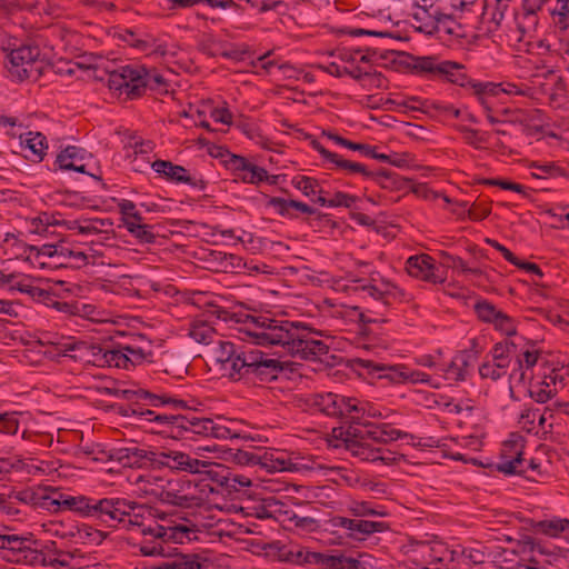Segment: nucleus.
<instances>
[{"label":"nucleus","mask_w":569,"mask_h":569,"mask_svg":"<svg viewBox=\"0 0 569 569\" xmlns=\"http://www.w3.org/2000/svg\"><path fill=\"white\" fill-rule=\"evenodd\" d=\"M212 357L223 375L234 381L246 380L254 385L271 382L283 371L278 359L268 357L257 348L236 346L230 341L219 340Z\"/></svg>","instance_id":"1"},{"label":"nucleus","mask_w":569,"mask_h":569,"mask_svg":"<svg viewBox=\"0 0 569 569\" xmlns=\"http://www.w3.org/2000/svg\"><path fill=\"white\" fill-rule=\"evenodd\" d=\"M253 330L248 333L259 346L281 345L292 356L303 360L317 361L320 355V340L313 339L307 328H299L295 322L276 320L266 316L252 317Z\"/></svg>","instance_id":"2"},{"label":"nucleus","mask_w":569,"mask_h":569,"mask_svg":"<svg viewBox=\"0 0 569 569\" xmlns=\"http://www.w3.org/2000/svg\"><path fill=\"white\" fill-rule=\"evenodd\" d=\"M409 59L408 67L416 74L441 78L460 87L470 86L481 104H485L488 96L496 97L501 93L500 83L472 82L466 73V67L461 63L440 60L435 56H409Z\"/></svg>","instance_id":"3"},{"label":"nucleus","mask_w":569,"mask_h":569,"mask_svg":"<svg viewBox=\"0 0 569 569\" xmlns=\"http://www.w3.org/2000/svg\"><path fill=\"white\" fill-rule=\"evenodd\" d=\"M192 532L190 528L183 525H160L150 510L142 532V540L139 543V551L146 557L174 556L178 548L172 547L171 543L190 541V533Z\"/></svg>","instance_id":"4"},{"label":"nucleus","mask_w":569,"mask_h":569,"mask_svg":"<svg viewBox=\"0 0 569 569\" xmlns=\"http://www.w3.org/2000/svg\"><path fill=\"white\" fill-rule=\"evenodd\" d=\"M360 425L362 428H359L358 432H352L355 440L349 442L348 451L363 461H378V445L408 437L407 432L395 429L389 423L373 425L361 421Z\"/></svg>","instance_id":"5"},{"label":"nucleus","mask_w":569,"mask_h":569,"mask_svg":"<svg viewBox=\"0 0 569 569\" xmlns=\"http://www.w3.org/2000/svg\"><path fill=\"white\" fill-rule=\"evenodd\" d=\"M171 411L159 412L154 409H144L139 403L129 405L123 410V416L126 417H137L140 422H149L153 425L151 431L154 433H166L172 438L184 437V432L181 431V428H184L182 413H179L180 410H173L170 407H167Z\"/></svg>","instance_id":"6"},{"label":"nucleus","mask_w":569,"mask_h":569,"mask_svg":"<svg viewBox=\"0 0 569 569\" xmlns=\"http://www.w3.org/2000/svg\"><path fill=\"white\" fill-rule=\"evenodd\" d=\"M40 48L36 44L19 43V46L8 53L7 68L12 78L23 81L27 79H38L42 73V61L39 60Z\"/></svg>","instance_id":"7"},{"label":"nucleus","mask_w":569,"mask_h":569,"mask_svg":"<svg viewBox=\"0 0 569 569\" xmlns=\"http://www.w3.org/2000/svg\"><path fill=\"white\" fill-rule=\"evenodd\" d=\"M108 511L109 519L103 522L108 527L136 530L142 535L149 511L143 506L126 499L112 498V507Z\"/></svg>","instance_id":"8"},{"label":"nucleus","mask_w":569,"mask_h":569,"mask_svg":"<svg viewBox=\"0 0 569 569\" xmlns=\"http://www.w3.org/2000/svg\"><path fill=\"white\" fill-rule=\"evenodd\" d=\"M37 541L32 535H0V549L6 550V558L9 561L22 562L37 566L46 561V555L38 551L34 546Z\"/></svg>","instance_id":"9"},{"label":"nucleus","mask_w":569,"mask_h":569,"mask_svg":"<svg viewBox=\"0 0 569 569\" xmlns=\"http://www.w3.org/2000/svg\"><path fill=\"white\" fill-rule=\"evenodd\" d=\"M57 346L58 355L70 357L74 361L92 363L98 367H106L104 352H108V347L91 345L76 339L57 340L53 342Z\"/></svg>","instance_id":"10"},{"label":"nucleus","mask_w":569,"mask_h":569,"mask_svg":"<svg viewBox=\"0 0 569 569\" xmlns=\"http://www.w3.org/2000/svg\"><path fill=\"white\" fill-rule=\"evenodd\" d=\"M322 415L338 418L350 423H361L365 408L355 398H347L335 392L322 395Z\"/></svg>","instance_id":"11"},{"label":"nucleus","mask_w":569,"mask_h":569,"mask_svg":"<svg viewBox=\"0 0 569 569\" xmlns=\"http://www.w3.org/2000/svg\"><path fill=\"white\" fill-rule=\"evenodd\" d=\"M142 66H121L108 74L107 84L110 90L126 93L128 99L142 96Z\"/></svg>","instance_id":"12"},{"label":"nucleus","mask_w":569,"mask_h":569,"mask_svg":"<svg viewBox=\"0 0 569 569\" xmlns=\"http://www.w3.org/2000/svg\"><path fill=\"white\" fill-rule=\"evenodd\" d=\"M154 449V447H140L132 443L127 447L113 448L108 452L102 450L100 453L106 456L107 460L117 461L122 467L153 469Z\"/></svg>","instance_id":"13"},{"label":"nucleus","mask_w":569,"mask_h":569,"mask_svg":"<svg viewBox=\"0 0 569 569\" xmlns=\"http://www.w3.org/2000/svg\"><path fill=\"white\" fill-rule=\"evenodd\" d=\"M198 466H201L199 459L183 451L163 447L154 449V470L168 468L174 472L193 475Z\"/></svg>","instance_id":"14"},{"label":"nucleus","mask_w":569,"mask_h":569,"mask_svg":"<svg viewBox=\"0 0 569 569\" xmlns=\"http://www.w3.org/2000/svg\"><path fill=\"white\" fill-rule=\"evenodd\" d=\"M236 457L242 465L260 466L269 472L290 471L291 457L280 450L261 453L239 450Z\"/></svg>","instance_id":"15"},{"label":"nucleus","mask_w":569,"mask_h":569,"mask_svg":"<svg viewBox=\"0 0 569 569\" xmlns=\"http://www.w3.org/2000/svg\"><path fill=\"white\" fill-rule=\"evenodd\" d=\"M355 290L361 292L363 298L369 297L382 302L383 306H389L391 301H409L408 295L403 289L383 278L377 280L372 277L369 283L357 286Z\"/></svg>","instance_id":"16"},{"label":"nucleus","mask_w":569,"mask_h":569,"mask_svg":"<svg viewBox=\"0 0 569 569\" xmlns=\"http://www.w3.org/2000/svg\"><path fill=\"white\" fill-rule=\"evenodd\" d=\"M473 311L481 322L492 325L496 330L501 331L506 336L511 337L517 333L516 320L498 309L490 301L477 299L473 305Z\"/></svg>","instance_id":"17"},{"label":"nucleus","mask_w":569,"mask_h":569,"mask_svg":"<svg viewBox=\"0 0 569 569\" xmlns=\"http://www.w3.org/2000/svg\"><path fill=\"white\" fill-rule=\"evenodd\" d=\"M522 450L521 438L505 441L500 452V462L497 463L496 469L505 475H526Z\"/></svg>","instance_id":"18"},{"label":"nucleus","mask_w":569,"mask_h":569,"mask_svg":"<svg viewBox=\"0 0 569 569\" xmlns=\"http://www.w3.org/2000/svg\"><path fill=\"white\" fill-rule=\"evenodd\" d=\"M183 427L181 431L184 432V439H191V436H203L212 438H228L230 437V429L219 426L209 418H198L192 412L182 415Z\"/></svg>","instance_id":"19"},{"label":"nucleus","mask_w":569,"mask_h":569,"mask_svg":"<svg viewBox=\"0 0 569 569\" xmlns=\"http://www.w3.org/2000/svg\"><path fill=\"white\" fill-rule=\"evenodd\" d=\"M333 501L327 505L322 501V545H345L347 541V518L335 516L331 510L333 509Z\"/></svg>","instance_id":"20"},{"label":"nucleus","mask_w":569,"mask_h":569,"mask_svg":"<svg viewBox=\"0 0 569 569\" xmlns=\"http://www.w3.org/2000/svg\"><path fill=\"white\" fill-rule=\"evenodd\" d=\"M123 398L127 400H143L147 405L153 408L170 407L173 410L190 409L188 402L170 393H152L146 389L139 388L136 390L127 389L122 391Z\"/></svg>","instance_id":"21"},{"label":"nucleus","mask_w":569,"mask_h":569,"mask_svg":"<svg viewBox=\"0 0 569 569\" xmlns=\"http://www.w3.org/2000/svg\"><path fill=\"white\" fill-rule=\"evenodd\" d=\"M191 487L190 481L164 480L161 502L181 508L197 505L199 499L190 492Z\"/></svg>","instance_id":"22"},{"label":"nucleus","mask_w":569,"mask_h":569,"mask_svg":"<svg viewBox=\"0 0 569 569\" xmlns=\"http://www.w3.org/2000/svg\"><path fill=\"white\" fill-rule=\"evenodd\" d=\"M406 270L411 277L430 283H442L446 280V277L439 273V268L436 267L435 260L429 254L422 253L409 257L406 262Z\"/></svg>","instance_id":"23"},{"label":"nucleus","mask_w":569,"mask_h":569,"mask_svg":"<svg viewBox=\"0 0 569 569\" xmlns=\"http://www.w3.org/2000/svg\"><path fill=\"white\" fill-rule=\"evenodd\" d=\"M199 463L202 466H198L193 475L201 476V481L208 480L212 483L208 485L210 492H224V487L228 486L230 468L208 460L199 459Z\"/></svg>","instance_id":"24"},{"label":"nucleus","mask_w":569,"mask_h":569,"mask_svg":"<svg viewBox=\"0 0 569 569\" xmlns=\"http://www.w3.org/2000/svg\"><path fill=\"white\" fill-rule=\"evenodd\" d=\"M43 505L51 511L70 510L87 517L90 498L86 496H68L59 493L58 497L43 496Z\"/></svg>","instance_id":"25"},{"label":"nucleus","mask_w":569,"mask_h":569,"mask_svg":"<svg viewBox=\"0 0 569 569\" xmlns=\"http://www.w3.org/2000/svg\"><path fill=\"white\" fill-rule=\"evenodd\" d=\"M563 378L560 375V369L551 368L549 371L543 372L542 380L537 382L536 385H529L528 392L529 396L538 403H545L551 398H553L557 393L555 388L551 386H556L557 382H562Z\"/></svg>","instance_id":"26"},{"label":"nucleus","mask_w":569,"mask_h":569,"mask_svg":"<svg viewBox=\"0 0 569 569\" xmlns=\"http://www.w3.org/2000/svg\"><path fill=\"white\" fill-rule=\"evenodd\" d=\"M442 10L439 3H430L428 9L415 10L412 20L415 28L426 34H436L439 19H441Z\"/></svg>","instance_id":"27"},{"label":"nucleus","mask_w":569,"mask_h":569,"mask_svg":"<svg viewBox=\"0 0 569 569\" xmlns=\"http://www.w3.org/2000/svg\"><path fill=\"white\" fill-rule=\"evenodd\" d=\"M322 159L335 164L336 169L346 171L347 173H358V174H361L366 179L372 180L373 174L376 172V171L369 170L362 163L346 160L338 153L331 152L325 148H322Z\"/></svg>","instance_id":"28"},{"label":"nucleus","mask_w":569,"mask_h":569,"mask_svg":"<svg viewBox=\"0 0 569 569\" xmlns=\"http://www.w3.org/2000/svg\"><path fill=\"white\" fill-rule=\"evenodd\" d=\"M385 522L347 518V539L363 540L366 537L386 530Z\"/></svg>","instance_id":"29"},{"label":"nucleus","mask_w":569,"mask_h":569,"mask_svg":"<svg viewBox=\"0 0 569 569\" xmlns=\"http://www.w3.org/2000/svg\"><path fill=\"white\" fill-rule=\"evenodd\" d=\"M353 362L361 368L370 369L377 372H383L379 377L387 378L392 382H403L406 381V366H386L382 363H376L372 360L365 359H355Z\"/></svg>","instance_id":"30"},{"label":"nucleus","mask_w":569,"mask_h":569,"mask_svg":"<svg viewBox=\"0 0 569 569\" xmlns=\"http://www.w3.org/2000/svg\"><path fill=\"white\" fill-rule=\"evenodd\" d=\"M83 150L76 146H68L58 156L56 162L62 170H73L77 172L84 173L86 164L83 160Z\"/></svg>","instance_id":"31"},{"label":"nucleus","mask_w":569,"mask_h":569,"mask_svg":"<svg viewBox=\"0 0 569 569\" xmlns=\"http://www.w3.org/2000/svg\"><path fill=\"white\" fill-rule=\"evenodd\" d=\"M59 248V252L67 254V268L80 269L89 264L91 256L82 247L60 240Z\"/></svg>","instance_id":"32"},{"label":"nucleus","mask_w":569,"mask_h":569,"mask_svg":"<svg viewBox=\"0 0 569 569\" xmlns=\"http://www.w3.org/2000/svg\"><path fill=\"white\" fill-rule=\"evenodd\" d=\"M269 204L281 216L298 217V213H313L315 210L305 202L273 197Z\"/></svg>","instance_id":"33"},{"label":"nucleus","mask_w":569,"mask_h":569,"mask_svg":"<svg viewBox=\"0 0 569 569\" xmlns=\"http://www.w3.org/2000/svg\"><path fill=\"white\" fill-rule=\"evenodd\" d=\"M163 557L169 558V560L153 565L149 569H201V563L197 555L174 552V556Z\"/></svg>","instance_id":"34"},{"label":"nucleus","mask_w":569,"mask_h":569,"mask_svg":"<svg viewBox=\"0 0 569 569\" xmlns=\"http://www.w3.org/2000/svg\"><path fill=\"white\" fill-rule=\"evenodd\" d=\"M136 485H137V488H138L140 495L156 499L161 502V498H162V493H163V489H164L163 488L164 479L159 478V477H152V476H147V477L140 476L137 479Z\"/></svg>","instance_id":"35"},{"label":"nucleus","mask_w":569,"mask_h":569,"mask_svg":"<svg viewBox=\"0 0 569 569\" xmlns=\"http://www.w3.org/2000/svg\"><path fill=\"white\" fill-rule=\"evenodd\" d=\"M21 144L31 151L33 160L42 161L48 149L47 138L41 132H28Z\"/></svg>","instance_id":"36"},{"label":"nucleus","mask_w":569,"mask_h":569,"mask_svg":"<svg viewBox=\"0 0 569 569\" xmlns=\"http://www.w3.org/2000/svg\"><path fill=\"white\" fill-rule=\"evenodd\" d=\"M151 168L159 174L166 177L168 180L180 183L183 174H186V168L182 166L173 164L167 160H156L152 162Z\"/></svg>","instance_id":"37"},{"label":"nucleus","mask_w":569,"mask_h":569,"mask_svg":"<svg viewBox=\"0 0 569 569\" xmlns=\"http://www.w3.org/2000/svg\"><path fill=\"white\" fill-rule=\"evenodd\" d=\"M358 559L347 557L342 552L322 553V569H351L358 568Z\"/></svg>","instance_id":"38"},{"label":"nucleus","mask_w":569,"mask_h":569,"mask_svg":"<svg viewBox=\"0 0 569 569\" xmlns=\"http://www.w3.org/2000/svg\"><path fill=\"white\" fill-rule=\"evenodd\" d=\"M359 428L349 426L348 429L342 427H333L331 435L326 439L329 448H346L348 450L349 442L355 440L352 432H358Z\"/></svg>","instance_id":"39"},{"label":"nucleus","mask_w":569,"mask_h":569,"mask_svg":"<svg viewBox=\"0 0 569 569\" xmlns=\"http://www.w3.org/2000/svg\"><path fill=\"white\" fill-rule=\"evenodd\" d=\"M189 336L199 343L209 345L213 342L217 332L204 321H193L190 325Z\"/></svg>","instance_id":"40"},{"label":"nucleus","mask_w":569,"mask_h":569,"mask_svg":"<svg viewBox=\"0 0 569 569\" xmlns=\"http://www.w3.org/2000/svg\"><path fill=\"white\" fill-rule=\"evenodd\" d=\"M124 350L128 357V367H136L138 365H142L144 362L153 361V352L151 348L146 349L141 346L134 345H124Z\"/></svg>","instance_id":"41"},{"label":"nucleus","mask_w":569,"mask_h":569,"mask_svg":"<svg viewBox=\"0 0 569 569\" xmlns=\"http://www.w3.org/2000/svg\"><path fill=\"white\" fill-rule=\"evenodd\" d=\"M516 345L510 340L497 342L490 353L492 361L500 365V368L507 369L510 365V355L515 352Z\"/></svg>","instance_id":"42"},{"label":"nucleus","mask_w":569,"mask_h":569,"mask_svg":"<svg viewBox=\"0 0 569 569\" xmlns=\"http://www.w3.org/2000/svg\"><path fill=\"white\" fill-rule=\"evenodd\" d=\"M112 507V498L93 499L90 498V503L87 510V517L94 518L100 522H104L108 518L109 508Z\"/></svg>","instance_id":"43"},{"label":"nucleus","mask_w":569,"mask_h":569,"mask_svg":"<svg viewBox=\"0 0 569 569\" xmlns=\"http://www.w3.org/2000/svg\"><path fill=\"white\" fill-rule=\"evenodd\" d=\"M346 316V306L342 301L325 297L322 300V319L342 320Z\"/></svg>","instance_id":"44"},{"label":"nucleus","mask_w":569,"mask_h":569,"mask_svg":"<svg viewBox=\"0 0 569 569\" xmlns=\"http://www.w3.org/2000/svg\"><path fill=\"white\" fill-rule=\"evenodd\" d=\"M288 520L293 523L295 528L303 533L315 532L319 528V521L317 518L291 512Z\"/></svg>","instance_id":"45"},{"label":"nucleus","mask_w":569,"mask_h":569,"mask_svg":"<svg viewBox=\"0 0 569 569\" xmlns=\"http://www.w3.org/2000/svg\"><path fill=\"white\" fill-rule=\"evenodd\" d=\"M107 358L108 362H106V367H114L120 369H129L128 367V357L124 350V346L119 345L114 348L108 347V352L103 353Z\"/></svg>","instance_id":"46"},{"label":"nucleus","mask_w":569,"mask_h":569,"mask_svg":"<svg viewBox=\"0 0 569 569\" xmlns=\"http://www.w3.org/2000/svg\"><path fill=\"white\" fill-rule=\"evenodd\" d=\"M19 412H0V433L6 436L17 435L20 428Z\"/></svg>","instance_id":"47"},{"label":"nucleus","mask_w":569,"mask_h":569,"mask_svg":"<svg viewBox=\"0 0 569 569\" xmlns=\"http://www.w3.org/2000/svg\"><path fill=\"white\" fill-rule=\"evenodd\" d=\"M443 264L447 268L459 269L463 273H471L473 276H481V269L477 267H469L460 257L452 256L448 252H441Z\"/></svg>","instance_id":"48"},{"label":"nucleus","mask_w":569,"mask_h":569,"mask_svg":"<svg viewBox=\"0 0 569 569\" xmlns=\"http://www.w3.org/2000/svg\"><path fill=\"white\" fill-rule=\"evenodd\" d=\"M412 109H419V111L429 112L431 110L437 111L439 114L446 117L459 118L461 112L452 104H443L436 101H426L421 103V107H411Z\"/></svg>","instance_id":"49"},{"label":"nucleus","mask_w":569,"mask_h":569,"mask_svg":"<svg viewBox=\"0 0 569 569\" xmlns=\"http://www.w3.org/2000/svg\"><path fill=\"white\" fill-rule=\"evenodd\" d=\"M357 200H358L357 196L349 194V193H346L342 191H337L330 198L322 197V207H331V208L345 207V208L352 209L353 204L356 203Z\"/></svg>","instance_id":"50"},{"label":"nucleus","mask_w":569,"mask_h":569,"mask_svg":"<svg viewBox=\"0 0 569 569\" xmlns=\"http://www.w3.org/2000/svg\"><path fill=\"white\" fill-rule=\"evenodd\" d=\"M59 242L47 243L38 249V254L51 258L56 267L67 268V254L64 251L59 252Z\"/></svg>","instance_id":"51"},{"label":"nucleus","mask_w":569,"mask_h":569,"mask_svg":"<svg viewBox=\"0 0 569 569\" xmlns=\"http://www.w3.org/2000/svg\"><path fill=\"white\" fill-rule=\"evenodd\" d=\"M536 528L548 536L555 537L569 528L568 519L543 520L536 525Z\"/></svg>","instance_id":"52"},{"label":"nucleus","mask_w":569,"mask_h":569,"mask_svg":"<svg viewBox=\"0 0 569 569\" xmlns=\"http://www.w3.org/2000/svg\"><path fill=\"white\" fill-rule=\"evenodd\" d=\"M153 227L141 223V224H133L128 223V231L138 239L141 243H154L156 242V234L152 231Z\"/></svg>","instance_id":"53"},{"label":"nucleus","mask_w":569,"mask_h":569,"mask_svg":"<svg viewBox=\"0 0 569 569\" xmlns=\"http://www.w3.org/2000/svg\"><path fill=\"white\" fill-rule=\"evenodd\" d=\"M238 178L246 183L258 184L267 181L269 176L266 169L250 162L249 168L242 174H238Z\"/></svg>","instance_id":"54"},{"label":"nucleus","mask_w":569,"mask_h":569,"mask_svg":"<svg viewBox=\"0 0 569 569\" xmlns=\"http://www.w3.org/2000/svg\"><path fill=\"white\" fill-rule=\"evenodd\" d=\"M372 180L383 189H397L399 188V178L395 172L386 169L377 170L373 174Z\"/></svg>","instance_id":"55"},{"label":"nucleus","mask_w":569,"mask_h":569,"mask_svg":"<svg viewBox=\"0 0 569 569\" xmlns=\"http://www.w3.org/2000/svg\"><path fill=\"white\" fill-rule=\"evenodd\" d=\"M143 77L142 79V93L147 88L151 90L160 89L161 87L166 86L164 78L158 73L156 70H148L143 67V71L141 73Z\"/></svg>","instance_id":"56"},{"label":"nucleus","mask_w":569,"mask_h":569,"mask_svg":"<svg viewBox=\"0 0 569 569\" xmlns=\"http://www.w3.org/2000/svg\"><path fill=\"white\" fill-rule=\"evenodd\" d=\"M74 536L78 537V539L81 540L83 543L89 542L99 545L103 540V535L100 530L87 525L78 527L77 533Z\"/></svg>","instance_id":"57"},{"label":"nucleus","mask_w":569,"mask_h":569,"mask_svg":"<svg viewBox=\"0 0 569 569\" xmlns=\"http://www.w3.org/2000/svg\"><path fill=\"white\" fill-rule=\"evenodd\" d=\"M388 81L385 78V76L376 70H368L366 78L362 83V88H365L368 91L375 90V89H387Z\"/></svg>","instance_id":"58"},{"label":"nucleus","mask_w":569,"mask_h":569,"mask_svg":"<svg viewBox=\"0 0 569 569\" xmlns=\"http://www.w3.org/2000/svg\"><path fill=\"white\" fill-rule=\"evenodd\" d=\"M506 373L505 368H500V365L493 361H485L479 367V375L482 379H491L497 381Z\"/></svg>","instance_id":"59"},{"label":"nucleus","mask_w":569,"mask_h":569,"mask_svg":"<svg viewBox=\"0 0 569 569\" xmlns=\"http://www.w3.org/2000/svg\"><path fill=\"white\" fill-rule=\"evenodd\" d=\"M548 0H523L522 12L529 18V24L538 23V12L542 9Z\"/></svg>","instance_id":"60"},{"label":"nucleus","mask_w":569,"mask_h":569,"mask_svg":"<svg viewBox=\"0 0 569 569\" xmlns=\"http://www.w3.org/2000/svg\"><path fill=\"white\" fill-rule=\"evenodd\" d=\"M251 486L250 478L234 473L230 470V475L228 477V486L224 487V492L230 495L232 492L240 491L242 488H247Z\"/></svg>","instance_id":"61"},{"label":"nucleus","mask_w":569,"mask_h":569,"mask_svg":"<svg viewBox=\"0 0 569 569\" xmlns=\"http://www.w3.org/2000/svg\"><path fill=\"white\" fill-rule=\"evenodd\" d=\"M457 130L463 134L466 143L472 146L476 149L482 148V144L487 142V140L480 136L476 129L466 126H458Z\"/></svg>","instance_id":"62"},{"label":"nucleus","mask_w":569,"mask_h":569,"mask_svg":"<svg viewBox=\"0 0 569 569\" xmlns=\"http://www.w3.org/2000/svg\"><path fill=\"white\" fill-rule=\"evenodd\" d=\"M441 19H439L438 26H437V33H446V34H455L458 36L457 29H460V26L452 19L451 16L442 13Z\"/></svg>","instance_id":"63"},{"label":"nucleus","mask_w":569,"mask_h":569,"mask_svg":"<svg viewBox=\"0 0 569 569\" xmlns=\"http://www.w3.org/2000/svg\"><path fill=\"white\" fill-rule=\"evenodd\" d=\"M292 182L306 196L315 194L316 188L319 186L317 179L306 177V176L296 177V178H293Z\"/></svg>","instance_id":"64"}]
</instances>
